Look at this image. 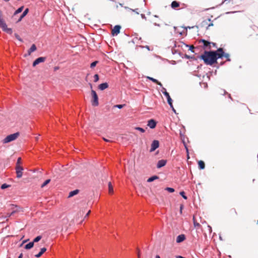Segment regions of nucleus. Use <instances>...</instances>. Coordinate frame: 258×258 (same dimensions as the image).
Returning a JSON list of instances; mask_svg holds the SVG:
<instances>
[{
    "label": "nucleus",
    "mask_w": 258,
    "mask_h": 258,
    "mask_svg": "<svg viewBox=\"0 0 258 258\" xmlns=\"http://www.w3.org/2000/svg\"><path fill=\"white\" fill-rule=\"evenodd\" d=\"M205 64L213 65L217 62L218 59V49L217 50L205 51L203 54L201 56Z\"/></svg>",
    "instance_id": "1"
},
{
    "label": "nucleus",
    "mask_w": 258,
    "mask_h": 258,
    "mask_svg": "<svg viewBox=\"0 0 258 258\" xmlns=\"http://www.w3.org/2000/svg\"><path fill=\"white\" fill-rule=\"evenodd\" d=\"M0 27L4 31L6 32L9 34H12L13 33L12 29L7 27L6 23H5L4 20L3 19V13L1 11H0Z\"/></svg>",
    "instance_id": "2"
},
{
    "label": "nucleus",
    "mask_w": 258,
    "mask_h": 258,
    "mask_svg": "<svg viewBox=\"0 0 258 258\" xmlns=\"http://www.w3.org/2000/svg\"><path fill=\"white\" fill-rule=\"evenodd\" d=\"M161 92L166 96L167 100V102H168V104L169 105L170 107L172 108V110H173V111L174 112L176 113V111H175V109L174 108L173 104H172V100L171 98L170 97L169 94L166 91V89L164 87H162Z\"/></svg>",
    "instance_id": "3"
},
{
    "label": "nucleus",
    "mask_w": 258,
    "mask_h": 258,
    "mask_svg": "<svg viewBox=\"0 0 258 258\" xmlns=\"http://www.w3.org/2000/svg\"><path fill=\"white\" fill-rule=\"evenodd\" d=\"M19 135V133L18 132L9 135L4 139L3 143L6 144L13 141L18 137Z\"/></svg>",
    "instance_id": "4"
},
{
    "label": "nucleus",
    "mask_w": 258,
    "mask_h": 258,
    "mask_svg": "<svg viewBox=\"0 0 258 258\" xmlns=\"http://www.w3.org/2000/svg\"><path fill=\"white\" fill-rule=\"evenodd\" d=\"M218 58H222L223 57L226 58V60L228 61H230L231 59L230 58V55L228 53H225L223 48H218Z\"/></svg>",
    "instance_id": "5"
},
{
    "label": "nucleus",
    "mask_w": 258,
    "mask_h": 258,
    "mask_svg": "<svg viewBox=\"0 0 258 258\" xmlns=\"http://www.w3.org/2000/svg\"><path fill=\"white\" fill-rule=\"evenodd\" d=\"M91 94L92 96V105L94 106H98L99 104L98 97V95H97L96 92L94 90H92Z\"/></svg>",
    "instance_id": "6"
},
{
    "label": "nucleus",
    "mask_w": 258,
    "mask_h": 258,
    "mask_svg": "<svg viewBox=\"0 0 258 258\" xmlns=\"http://www.w3.org/2000/svg\"><path fill=\"white\" fill-rule=\"evenodd\" d=\"M11 210L12 211L9 214V216L10 217L13 216L16 213L19 212L21 211L22 208L17 205H15L13 204L11 205Z\"/></svg>",
    "instance_id": "7"
},
{
    "label": "nucleus",
    "mask_w": 258,
    "mask_h": 258,
    "mask_svg": "<svg viewBox=\"0 0 258 258\" xmlns=\"http://www.w3.org/2000/svg\"><path fill=\"white\" fill-rule=\"evenodd\" d=\"M15 169L17 177L18 178L22 177L23 175V171L24 170V168L22 166H16Z\"/></svg>",
    "instance_id": "8"
},
{
    "label": "nucleus",
    "mask_w": 258,
    "mask_h": 258,
    "mask_svg": "<svg viewBox=\"0 0 258 258\" xmlns=\"http://www.w3.org/2000/svg\"><path fill=\"white\" fill-rule=\"evenodd\" d=\"M159 146V142L158 140H154L152 144L151 149L150 150V152H152L154 151L156 149H157Z\"/></svg>",
    "instance_id": "9"
},
{
    "label": "nucleus",
    "mask_w": 258,
    "mask_h": 258,
    "mask_svg": "<svg viewBox=\"0 0 258 258\" xmlns=\"http://www.w3.org/2000/svg\"><path fill=\"white\" fill-rule=\"evenodd\" d=\"M45 60V57H39L36 58L33 62V67H35L40 62H44Z\"/></svg>",
    "instance_id": "10"
},
{
    "label": "nucleus",
    "mask_w": 258,
    "mask_h": 258,
    "mask_svg": "<svg viewBox=\"0 0 258 258\" xmlns=\"http://www.w3.org/2000/svg\"><path fill=\"white\" fill-rule=\"evenodd\" d=\"M120 29H121L120 26L115 25L112 30V32H111L112 35L113 36L117 35L119 33Z\"/></svg>",
    "instance_id": "11"
},
{
    "label": "nucleus",
    "mask_w": 258,
    "mask_h": 258,
    "mask_svg": "<svg viewBox=\"0 0 258 258\" xmlns=\"http://www.w3.org/2000/svg\"><path fill=\"white\" fill-rule=\"evenodd\" d=\"M157 124V122L153 119H151L148 121V126L150 127V128L153 129L155 128Z\"/></svg>",
    "instance_id": "12"
},
{
    "label": "nucleus",
    "mask_w": 258,
    "mask_h": 258,
    "mask_svg": "<svg viewBox=\"0 0 258 258\" xmlns=\"http://www.w3.org/2000/svg\"><path fill=\"white\" fill-rule=\"evenodd\" d=\"M167 163V160L164 159H162L159 160L157 163V168H160L163 166H164Z\"/></svg>",
    "instance_id": "13"
},
{
    "label": "nucleus",
    "mask_w": 258,
    "mask_h": 258,
    "mask_svg": "<svg viewBox=\"0 0 258 258\" xmlns=\"http://www.w3.org/2000/svg\"><path fill=\"white\" fill-rule=\"evenodd\" d=\"M186 237L184 234H180L176 237V242L180 243L183 241L185 239Z\"/></svg>",
    "instance_id": "14"
},
{
    "label": "nucleus",
    "mask_w": 258,
    "mask_h": 258,
    "mask_svg": "<svg viewBox=\"0 0 258 258\" xmlns=\"http://www.w3.org/2000/svg\"><path fill=\"white\" fill-rule=\"evenodd\" d=\"M28 12H29V9L28 8H26L24 11V12H23V13L21 15L20 17L19 18V19H18L17 22H20L22 20V19L27 15V14H28Z\"/></svg>",
    "instance_id": "15"
},
{
    "label": "nucleus",
    "mask_w": 258,
    "mask_h": 258,
    "mask_svg": "<svg viewBox=\"0 0 258 258\" xmlns=\"http://www.w3.org/2000/svg\"><path fill=\"white\" fill-rule=\"evenodd\" d=\"M108 87V84L106 82L102 83L98 86L99 89H100V90H102V91L105 90V89L107 88Z\"/></svg>",
    "instance_id": "16"
},
{
    "label": "nucleus",
    "mask_w": 258,
    "mask_h": 258,
    "mask_svg": "<svg viewBox=\"0 0 258 258\" xmlns=\"http://www.w3.org/2000/svg\"><path fill=\"white\" fill-rule=\"evenodd\" d=\"M147 78L148 79H149V80H151V81H152L153 82L155 83H156L157 84H158V85H159L160 87H161L162 88L163 87L162 86V84H161V82H159L157 80L152 78V77H147Z\"/></svg>",
    "instance_id": "17"
},
{
    "label": "nucleus",
    "mask_w": 258,
    "mask_h": 258,
    "mask_svg": "<svg viewBox=\"0 0 258 258\" xmlns=\"http://www.w3.org/2000/svg\"><path fill=\"white\" fill-rule=\"evenodd\" d=\"M200 41H201L203 43L204 48H207L208 47H209L210 48H211V46H210L211 42H210L207 40H205L204 39H202V40H201Z\"/></svg>",
    "instance_id": "18"
},
{
    "label": "nucleus",
    "mask_w": 258,
    "mask_h": 258,
    "mask_svg": "<svg viewBox=\"0 0 258 258\" xmlns=\"http://www.w3.org/2000/svg\"><path fill=\"white\" fill-rule=\"evenodd\" d=\"M79 192V189H75L70 192L69 195V198L73 197V196L77 195Z\"/></svg>",
    "instance_id": "19"
},
{
    "label": "nucleus",
    "mask_w": 258,
    "mask_h": 258,
    "mask_svg": "<svg viewBox=\"0 0 258 258\" xmlns=\"http://www.w3.org/2000/svg\"><path fill=\"white\" fill-rule=\"evenodd\" d=\"M36 50V46L35 44H32L31 46V47L29 48V49L28 51V55H30L31 53L34 51Z\"/></svg>",
    "instance_id": "20"
},
{
    "label": "nucleus",
    "mask_w": 258,
    "mask_h": 258,
    "mask_svg": "<svg viewBox=\"0 0 258 258\" xmlns=\"http://www.w3.org/2000/svg\"><path fill=\"white\" fill-rule=\"evenodd\" d=\"M46 248L45 247H43V248H41L39 252L38 253H37V254H36L35 256L36 257H40L42 255V254H43L46 251Z\"/></svg>",
    "instance_id": "21"
},
{
    "label": "nucleus",
    "mask_w": 258,
    "mask_h": 258,
    "mask_svg": "<svg viewBox=\"0 0 258 258\" xmlns=\"http://www.w3.org/2000/svg\"><path fill=\"white\" fill-rule=\"evenodd\" d=\"M179 6V2H178L176 1H173L171 3V7L172 9H176V8H178Z\"/></svg>",
    "instance_id": "22"
},
{
    "label": "nucleus",
    "mask_w": 258,
    "mask_h": 258,
    "mask_svg": "<svg viewBox=\"0 0 258 258\" xmlns=\"http://www.w3.org/2000/svg\"><path fill=\"white\" fill-rule=\"evenodd\" d=\"M198 165L200 169H204L205 168V164L204 162L202 160L198 162Z\"/></svg>",
    "instance_id": "23"
},
{
    "label": "nucleus",
    "mask_w": 258,
    "mask_h": 258,
    "mask_svg": "<svg viewBox=\"0 0 258 258\" xmlns=\"http://www.w3.org/2000/svg\"><path fill=\"white\" fill-rule=\"evenodd\" d=\"M34 246V243L32 241L31 242H30L29 243H27V244H26L25 245V247L24 248L26 249H30L31 248H32Z\"/></svg>",
    "instance_id": "24"
},
{
    "label": "nucleus",
    "mask_w": 258,
    "mask_h": 258,
    "mask_svg": "<svg viewBox=\"0 0 258 258\" xmlns=\"http://www.w3.org/2000/svg\"><path fill=\"white\" fill-rule=\"evenodd\" d=\"M158 178H159V176H158L157 175H154V176H152L149 177L147 179V182H152V181H154L155 180L157 179Z\"/></svg>",
    "instance_id": "25"
},
{
    "label": "nucleus",
    "mask_w": 258,
    "mask_h": 258,
    "mask_svg": "<svg viewBox=\"0 0 258 258\" xmlns=\"http://www.w3.org/2000/svg\"><path fill=\"white\" fill-rule=\"evenodd\" d=\"M41 238H42L41 236H40V235L37 236L35 238H34L32 242L34 244V243L39 241L41 239Z\"/></svg>",
    "instance_id": "26"
},
{
    "label": "nucleus",
    "mask_w": 258,
    "mask_h": 258,
    "mask_svg": "<svg viewBox=\"0 0 258 258\" xmlns=\"http://www.w3.org/2000/svg\"><path fill=\"white\" fill-rule=\"evenodd\" d=\"M108 190H109V194H112L113 193V186L111 185V183L110 182H109L108 183Z\"/></svg>",
    "instance_id": "27"
},
{
    "label": "nucleus",
    "mask_w": 258,
    "mask_h": 258,
    "mask_svg": "<svg viewBox=\"0 0 258 258\" xmlns=\"http://www.w3.org/2000/svg\"><path fill=\"white\" fill-rule=\"evenodd\" d=\"M24 8L23 6H22L20 8H19L14 13V15H17L18 14L22 12Z\"/></svg>",
    "instance_id": "28"
},
{
    "label": "nucleus",
    "mask_w": 258,
    "mask_h": 258,
    "mask_svg": "<svg viewBox=\"0 0 258 258\" xmlns=\"http://www.w3.org/2000/svg\"><path fill=\"white\" fill-rule=\"evenodd\" d=\"M123 7L126 10H130V11H131L132 12H135L137 14H139V13L138 12V9H131V8H128V7Z\"/></svg>",
    "instance_id": "29"
},
{
    "label": "nucleus",
    "mask_w": 258,
    "mask_h": 258,
    "mask_svg": "<svg viewBox=\"0 0 258 258\" xmlns=\"http://www.w3.org/2000/svg\"><path fill=\"white\" fill-rule=\"evenodd\" d=\"M50 179H46L41 185V187L43 188L47 184H48L50 182Z\"/></svg>",
    "instance_id": "30"
},
{
    "label": "nucleus",
    "mask_w": 258,
    "mask_h": 258,
    "mask_svg": "<svg viewBox=\"0 0 258 258\" xmlns=\"http://www.w3.org/2000/svg\"><path fill=\"white\" fill-rule=\"evenodd\" d=\"M165 190L169 192H173L175 190L173 188H172V187H167L165 188Z\"/></svg>",
    "instance_id": "31"
},
{
    "label": "nucleus",
    "mask_w": 258,
    "mask_h": 258,
    "mask_svg": "<svg viewBox=\"0 0 258 258\" xmlns=\"http://www.w3.org/2000/svg\"><path fill=\"white\" fill-rule=\"evenodd\" d=\"M135 130L141 132V133H144L145 132V130L141 127H136Z\"/></svg>",
    "instance_id": "32"
},
{
    "label": "nucleus",
    "mask_w": 258,
    "mask_h": 258,
    "mask_svg": "<svg viewBox=\"0 0 258 258\" xmlns=\"http://www.w3.org/2000/svg\"><path fill=\"white\" fill-rule=\"evenodd\" d=\"M179 194L180 196H181L182 197V198L185 199V200H186L187 199V197L185 196V192L184 191H181L179 192Z\"/></svg>",
    "instance_id": "33"
},
{
    "label": "nucleus",
    "mask_w": 258,
    "mask_h": 258,
    "mask_svg": "<svg viewBox=\"0 0 258 258\" xmlns=\"http://www.w3.org/2000/svg\"><path fill=\"white\" fill-rule=\"evenodd\" d=\"M21 164V157H19L17 159V162H16V166H21L20 165Z\"/></svg>",
    "instance_id": "34"
},
{
    "label": "nucleus",
    "mask_w": 258,
    "mask_h": 258,
    "mask_svg": "<svg viewBox=\"0 0 258 258\" xmlns=\"http://www.w3.org/2000/svg\"><path fill=\"white\" fill-rule=\"evenodd\" d=\"M98 61H94L92 62L90 64V68H94L96 66V64L98 63Z\"/></svg>",
    "instance_id": "35"
},
{
    "label": "nucleus",
    "mask_w": 258,
    "mask_h": 258,
    "mask_svg": "<svg viewBox=\"0 0 258 258\" xmlns=\"http://www.w3.org/2000/svg\"><path fill=\"white\" fill-rule=\"evenodd\" d=\"M10 185H9V184H7L6 183H4L2 185H1V188L2 189H5L7 188H8V187H9Z\"/></svg>",
    "instance_id": "36"
},
{
    "label": "nucleus",
    "mask_w": 258,
    "mask_h": 258,
    "mask_svg": "<svg viewBox=\"0 0 258 258\" xmlns=\"http://www.w3.org/2000/svg\"><path fill=\"white\" fill-rule=\"evenodd\" d=\"M125 106V104H117L114 106V107L117 108L119 109L122 108Z\"/></svg>",
    "instance_id": "37"
},
{
    "label": "nucleus",
    "mask_w": 258,
    "mask_h": 258,
    "mask_svg": "<svg viewBox=\"0 0 258 258\" xmlns=\"http://www.w3.org/2000/svg\"><path fill=\"white\" fill-rule=\"evenodd\" d=\"M94 81L95 82H97L98 81L99 79V75L98 74H95L94 76Z\"/></svg>",
    "instance_id": "38"
},
{
    "label": "nucleus",
    "mask_w": 258,
    "mask_h": 258,
    "mask_svg": "<svg viewBox=\"0 0 258 258\" xmlns=\"http://www.w3.org/2000/svg\"><path fill=\"white\" fill-rule=\"evenodd\" d=\"M186 47H189V50H190L192 52H194V49L195 48V47L194 46H192L191 45H186Z\"/></svg>",
    "instance_id": "39"
},
{
    "label": "nucleus",
    "mask_w": 258,
    "mask_h": 258,
    "mask_svg": "<svg viewBox=\"0 0 258 258\" xmlns=\"http://www.w3.org/2000/svg\"><path fill=\"white\" fill-rule=\"evenodd\" d=\"M193 220H194V226H195V227L200 226V224L199 223H198V222H196V221H195V218H194H194H193Z\"/></svg>",
    "instance_id": "40"
},
{
    "label": "nucleus",
    "mask_w": 258,
    "mask_h": 258,
    "mask_svg": "<svg viewBox=\"0 0 258 258\" xmlns=\"http://www.w3.org/2000/svg\"><path fill=\"white\" fill-rule=\"evenodd\" d=\"M140 47L143 48V47H145L146 48H147L148 50H150V47L148 46V45H146L145 46H140Z\"/></svg>",
    "instance_id": "41"
},
{
    "label": "nucleus",
    "mask_w": 258,
    "mask_h": 258,
    "mask_svg": "<svg viewBox=\"0 0 258 258\" xmlns=\"http://www.w3.org/2000/svg\"><path fill=\"white\" fill-rule=\"evenodd\" d=\"M185 148L186 149V153H187V158H189L188 149L187 147L185 145Z\"/></svg>",
    "instance_id": "42"
},
{
    "label": "nucleus",
    "mask_w": 258,
    "mask_h": 258,
    "mask_svg": "<svg viewBox=\"0 0 258 258\" xmlns=\"http://www.w3.org/2000/svg\"><path fill=\"white\" fill-rule=\"evenodd\" d=\"M15 36H16V37L17 39H18L20 41H22V40L21 39V38H20L19 36L18 35H17V34H15Z\"/></svg>",
    "instance_id": "43"
},
{
    "label": "nucleus",
    "mask_w": 258,
    "mask_h": 258,
    "mask_svg": "<svg viewBox=\"0 0 258 258\" xmlns=\"http://www.w3.org/2000/svg\"><path fill=\"white\" fill-rule=\"evenodd\" d=\"M90 213V211H89L88 212V213L86 214L84 218H85L87 217L89 215Z\"/></svg>",
    "instance_id": "44"
},
{
    "label": "nucleus",
    "mask_w": 258,
    "mask_h": 258,
    "mask_svg": "<svg viewBox=\"0 0 258 258\" xmlns=\"http://www.w3.org/2000/svg\"><path fill=\"white\" fill-rule=\"evenodd\" d=\"M141 17L143 19H146V17L144 14H141Z\"/></svg>",
    "instance_id": "45"
},
{
    "label": "nucleus",
    "mask_w": 258,
    "mask_h": 258,
    "mask_svg": "<svg viewBox=\"0 0 258 258\" xmlns=\"http://www.w3.org/2000/svg\"><path fill=\"white\" fill-rule=\"evenodd\" d=\"M18 258H23V253H21V254H20Z\"/></svg>",
    "instance_id": "46"
},
{
    "label": "nucleus",
    "mask_w": 258,
    "mask_h": 258,
    "mask_svg": "<svg viewBox=\"0 0 258 258\" xmlns=\"http://www.w3.org/2000/svg\"><path fill=\"white\" fill-rule=\"evenodd\" d=\"M154 25L155 26H158V27H160V24H157V23H154Z\"/></svg>",
    "instance_id": "47"
},
{
    "label": "nucleus",
    "mask_w": 258,
    "mask_h": 258,
    "mask_svg": "<svg viewBox=\"0 0 258 258\" xmlns=\"http://www.w3.org/2000/svg\"><path fill=\"white\" fill-rule=\"evenodd\" d=\"M208 228L209 229L210 232H211V231H212V227L210 226H208Z\"/></svg>",
    "instance_id": "48"
},
{
    "label": "nucleus",
    "mask_w": 258,
    "mask_h": 258,
    "mask_svg": "<svg viewBox=\"0 0 258 258\" xmlns=\"http://www.w3.org/2000/svg\"><path fill=\"white\" fill-rule=\"evenodd\" d=\"M211 44H212L213 46H216V43H215L211 42Z\"/></svg>",
    "instance_id": "49"
},
{
    "label": "nucleus",
    "mask_w": 258,
    "mask_h": 258,
    "mask_svg": "<svg viewBox=\"0 0 258 258\" xmlns=\"http://www.w3.org/2000/svg\"><path fill=\"white\" fill-rule=\"evenodd\" d=\"M109 1L116 4V2L115 0H109Z\"/></svg>",
    "instance_id": "50"
},
{
    "label": "nucleus",
    "mask_w": 258,
    "mask_h": 258,
    "mask_svg": "<svg viewBox=\"0 0 258 258\" xmlns=\"http://www.w3.org/2000/svg\"><path fill=\"white\" fill-rule=\"evenodd\" d=\"M103 140L104 141H106V142H109V141L105 138H103Z\"/></svg>",
    "instance_id": "51"
},
{
    "label": "nucleus",
    "mask_w": 258,
    "mask_h": 258,
    "mask_svg": "<svg viewBox=\"0 0 258 258\" xmlns=\"http://www.w3.org/2000/svg\"><path fill=\"white\" fill-rule=\"evenodd\" d=\"M155 258H161L159 255H156Z\"/></svg>",
    "instance_id": "52"
},
{
    "label": "nucleus",
    "mask_w": 258,
    "mask_h": 258,
    "mask_svg": "<svg viewBox=\"0 0 258 258\" xmlns=\"http://www.w3.org/2000/svg\"><path fill=\"white\" fill-rule=\"evenodd\" d=\"M118 6H119L118 4H117L116 5V6H115V8H116V9H118Z\"/></svg>",
    "instance_id": "53"
},
{
    "label": "nucleus",
    "mask_w": 258,
    "mask_h": 258,
    "mask_svg": "<svg viewBox=\"0 0 258 258\" xmlns=\"http://www.w3.org/2000/svg\"><path fill=\"white\" fill-rule=\"evenodd\" d=\"M213 23H210V24H209L208 25V27H210V26H213Z\"/></svg>",
    "instance_id": "54"
},
{
    "label": "nucleus",
    "mask_w": 258,
    "mask_h": 258,
    "mask_svg": "<svg viewBox=\"0 0 258 258\" xmlns=\"http://www.w3.org/2000/svg\"><path fill=\"white\" fill-rule=\"evenodd\" d=\"M119 6H120L121 7H123V5L121 3H118Z\"/></svg>",
    "instance_id": "55"
},
{
    "label": "nucleus",
    "mask_w": 258,
    "mask_h": 258,
    "mask_svg": "<svg viewBox=\"0 0 258 258\" xmlns=\"http://www.w3.org/2000/svg\"><path fill=\"white\" fill-rule=\"evenodd\" d=\"M203 23H206L207 24V22L206 21H204L203 22Z\"/></svg>",
    "instance_id": "56"
},
{
    "label": "nucleus",
    "mask_w": 258,
    "mask_h": 258,
    "mask_svg": "<svg viewBox=\"0 0 258 258\" xmlns=\"http://www.w3.org/2000/svg\"><path fill=\"white\" fill-rule=\"evenodd\" d=\"M191 28H194V27H186V28H186V29H187V28H188V29H190Z\"/></svg>",
    "instance_id": "57"
},
{
    "label": "nucleus",
    "mask_w": 258,
    "mask_h": 258,
    "mask_svg": "<svg viewBox=\"0 0 258 258\" xmlns=\"http://www.w3.org/2000/svg\"><path fill=\"white\" fill-rule=\"evenodd\" d=\"M228 95H229V97L230 98L232 99V98H231V97L230 94H228Z\"/></svg>",
    "instance_id": "58"
},
{
    "label": "nucleus",
    "mask_w": 258,
    "mask_h": 258,
    "mask_svg": "<svg viewBox=\"0 0 258 258\" xmlns=\"http://www.w3.org/2000/svg\"><path fill=\"white\" fill-rule=\"evenodd\" d=\"M4 1H5V2H8V1H9L10 0H4Z\"/></svg>",
    "instance_id": "59"
},
{
    "label": "nucleus",
    "mask_w": 258,
    "mask_h": 258,
    "mask_svg": "<svg viewBox=\"0 0 258 258\" xmlns=\"http://www.w3.org/2000/svg\"><path fill=\"white\" fill-rule=\"evenodd\" d=\"M208 21H211V19H208Z\"/></svg>",
    "instance_id": "60"
},
{
    "label": "nucleus",
    "mask_w": 258,
    "mask_h": 258,
    "mask_svg": "<svg viewBox=\"0 0 258 258\" xmlns=\"http://www.w3.org/2000/svg\"><path fill=\"white\" fill-rule=\"evenodd\" d=\"M154 17H158V16H157V15H155V16H154Z\"/></svg>",
    "instance_id": "61"
},
{
    "label": "nucleus",
    "mask_w": 258,
    "mask_h": 258,
    "mask_svg": "<svg viewBox=\"0 0 258 258\" xmlns=\"http://www.w3.org/2000/svg\"><path fill=\"white\" fill-rule=\"evenodd\" d=\"M224 94L226 93V91L224 90Z\"/></svg>",
    "instance_id": "62"
},
{
    "label": "nucleus",
    "mask_w": 258,
    "mask_h": 258,
    "mask_svg": "<svg viewBox=\"0 0 258 258\" xmlns=\"http://www.w3.org/2000/svg\"><path fill=\"white\" fill-rule=\"evenodd\" d=\"M138 258H140V254L138 253Z\"/></svg>",
    "instance_id": "63"
},
{
    "label": "nucleus",
    "mask_w": 258,
    "mask_h": 258,
    "mask_svg": "<svg viewBox=\"0 0 258 258\" xmlns=\"http://www.w3.org/2000/svg\"><path fill=\"white\" fill-rule=\"evenodd\" d=\"M26 241H27V240H25V241H23V242H25Z\"/></svg>",
    "instance_id": "64"
}]
</instances>
